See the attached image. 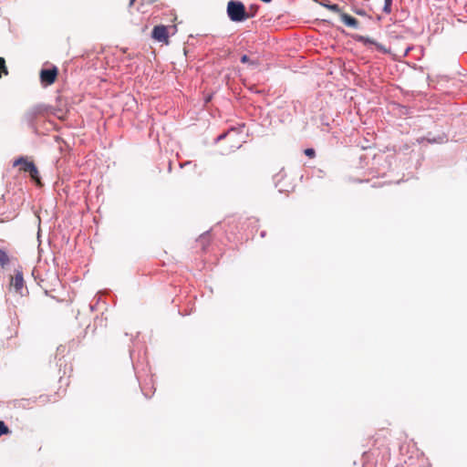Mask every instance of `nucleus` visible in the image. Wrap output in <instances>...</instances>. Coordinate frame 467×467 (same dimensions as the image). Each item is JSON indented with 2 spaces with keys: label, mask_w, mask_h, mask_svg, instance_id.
Returning a JSON list of instances; mask_svg holds the SVG:
<instances>
[{
  "label": "nucleus",
  "mask_w": 467,
  "mask_h": 467,
  "mask_svg": "<svg viewBox=\"0 0 467 467\" xmlns=\"http://www.w3.org/2000/svg\"><path fill=\"white\" fill-rule=\"evenodd\" d=\"M391 5H392V0H385L383 11L386 14H390L391 13Z\"/></svg>",
  "instance_id": "nucleus-13"
},
{
  "label": "nucleus",
  "mask_w": 467,
  "mask_h": 467,
  "mask_svg": "<svg viewBox=\"0 0 467 467\" xmlns=\"http://www.w3.org/2000/svg\"><path fill=\"white\" fill-rule=\"evenodd\" d=\"M2 75L7 76L8 69L5 65V58L0 57V78L2 77Z\"/></svg>",
  "instance_id": "nucleus-11"
},
{
  "label": "nucleus",
  "mask_w": 467,
  "mask_h": 467,
  "mask_svg": "<svg viewBox=\"0 0 467 467\" xmlns=\"http://www.w3.org/2000/svg\"><path fill=\"white\" fill-rule=\"evenodd\" d=\"M136 0H130L129 6H132Z\"/></svg>",
  "instance_id": "nucleus-19"
},
{
  "label": "nucleus",
  "mask_w": 467,
  "mask_h": 467,
  "mask_svg": "<svg viewBox=\"0 0 467 467\" xmlns=\"http://www.w3.org/2000/svg\"><path fill=\"white\" fill-rule=\"evenodd\" d=\"M341 21L348 26L357 28L358 26V21L355 17L348 14L342 13L340 16Z\"/></svg>",
  "instance_id": "nucleus-7"
},
{
  "label": "nucleus",
  "mask_w": 467,
  "mask_h": 467,
  "mask_svg": "<svg viewBox=\"0 0 467 467\" xmlns=\"http://www.w3.org/2000/svg\"><path fill=\"white\" fill-rule=\"evenodd\" d=\"M39 399H40V400H42V401H43V402H46V401H47V400H47V396H43V395H41V396L39 397Z\"/></svg>",
  "instance_id": "nucleus-18"
},
{
  "label": "nucleus",
  "mask_w": 467,
  "mask_h": 467,
  "mask_svg": "<svg viewBox=\"0 0 467 467\" xmlns=\"http://www.w3.org/2000/svg\"><path fill=\"white\" fill-rule=\"evenodd\" d=\"M305 154L310 159H312L316 156V151L314 149L309 148L305 150Z\"/></svg>",
  "instance_id": "nucleus-15"
},
{
  "label": "nucleus",
  "mask_w": 467,
  "mask_h": 467,
  "mask_svg": "<svg viewBox=\"0 0 467 467\" xmlns=\"http://www.w3.org/2000/svg\"><path fill=\"white\" fill-rule=\"evenodd\" d=\"M8 432H9V430H8L7 426L5 424L4 421L0 420V436L6 434Z\"/></svg>",
  "instance_id": "nucleus-14"
},
{
  "label": "nucleus",
  "mask_w": 467,
  "mask_h": 467,
  "mask_svg": "<svg viewBox=\"0 0 467 467\" xmlns=\"http://www.w3.org/2000/svg\"><path fill=\"white\" fill-rule=\"evenodd\" d=\"M31 179L36 182L37 185H41L39 172L36 165L30 167V171H28Z\"/></svg>",
  "instance_id": "nucleus-8"
},
{
  "label": "nucleus",
  "mask_w": 467,
  "mask_h": 467,
  "mask_svg": "<svg viewBox=\"0 0 467 467\" xmlns=\"http://www.w3.org/2000/svg\"><path fill=\"white\" fill-rule=\"evenodd\" d=\"M152 37L159 42L169 43L168 27L165 26H156L152 30Z\"/></svg>",
  "instance_id": "nucleus-3"
},
{
  "label": "nucleus",
  "mask_w": 467,
  "mask_h": 467,
  "mask_svg": "<svg viewBox=\"0 0 467 467\" xmlns=\"http://www.w3.org/2000/svg\"><path fill=\"white\" fill-rule=\"evenodd\" d=\"M226 12L230 20L236 23L243 22L249 17L244 5L240 1H229Z\"/></svg>",
  "instance_id": "nucleus-1"
},
{
  "label": "nucleus",
  "mask_w": 467,
  "mask_h": 467,
  "mask_svg": "<svg viewBox=\"0 0 467 467\" xmlns=\"http://www.w3.org/2000/svg\"><path fill=\"white\" fill-rule=\"evenodd\" d=\"M10 262L9 256L5 250L0 249V265L4 268Z\"/></svg>",
  "instance_id": "nucleus-10"
},
{
  "label": "nucleus",
  "mask_w": 467,
  "mask_h": 467,
  "mask_svg": "<svg viewBox=\"0 0 467 467\" xmlns=\"http://www.w3.org/2000/svg\"><path fill=\"white\" fill-rule=\"evenodd\" d=\"M58 69L53 66L50 68H43L39 73L40 81L44 86H49L56 82Z\"/></svg>",
  "instance_id": "nucleus-2"
},
{
  "label": "nucleus",
  "mask_w": 467,
  "mask_h": 467,
  "mask_svg": "<svg viewBox=\"0 0 467 467\" xmlns=\"http://www.w3.org/2000/svg\"><path fill=\"white\" fill-rule=\"evenodd\" d=\"M287 178L286 173L284 171H279L275 177V185L279 187L280 192H289V188H292V183L289 182L287 185L283 183V181Z\"/></svg>",
  "instance_id": "nucleus-5"
},
{
  "label": "nucleus",
  "mask_w": 467,
  "mask_h": 467,
  "mask_svg": "<svg viewBox=\"0 0 467 467\" xmlns=\"http://www.w3.org/2000/svg\"><path fill=\"white\" fill-rule=\"evenodd\" d=\"M369 42H370L371 44L377 45V44H376L374 41H372V40H369Z\"/></svg>",
  "instance_id": "nucleus-21"
},
{
  "label": "nucleus",
  "mask_w": 467,
  "mask_h": 467,
  "mask_svg": "<svg viewBox=\"0 0 467 467\" xmlns=\"http://www.w3.org/2000/svg\"><path fill=\"white\" fill-rule=\"evenodd\" d=\"M24 287V277L20 271H16L15 275L11 276L10 288L14 289L16 293L21 294V290Z\"/></svg>",
  "instance_id": "nucleus-4"
},
{
  "label": "nucleus",
  "mask_w": 467,
  "mask_h": 467,
  "mask_svg": "<svg viewBox=\"0 0 467 467\" xmlns=\"http://www.w3.org/2000/svg\"><path fill=\"white\" fill-rule=\"evenodd\" d=\"M241 62H242V63H248V64H249V65H251V66H257V65H258V63H257V62H255V61H251V60H250V58H249V57H248L247 55H243V56L241 57Z\"/></svg>",
  "instance_id": "nucleus-12"
},
{
  "label": "nucleus",
  "mask_w": 467,
  "mask_h": 467,
  "mask_svg": "<svg viewBox=\"0 0 467 467\" xmlns=\"http://www.w3.org/2000/svg\"><path fill=\"white\" fill-rule=\"evenodd\" d=\"M45 111V109L43 106H36V107H34L30 111H29V116L31 119H35L36 118L38 115H41L43 114Z\"/></svg>",
  "instance_id": "nucleus-9"
},
{
  "label": "nucleus",
  "mask_w": 467,
  "mask_h": 467,
  "mask_svg": "<svg viewBox=\"0 0 467 467\" xmlns=\"http://www.w3.org/2000/svg\"><path fill=\"white\" fill-rule=\"evenodd\" d=\"M262 1H263V2H265V3H269V2H271L272 0H262Z\"/></svg>",
  "instance_id": "nucleus-20"
},
{
  "label": "nucleus",
  "mask_w": 467,
  "mask_h": 467,
  "mask_svg": "<svg viewBox=\"0 0 467 467\" xmlns=\"http://www.w3.org/2000/svg\"><path fill=\"white\" fill-rule=\"evenodd\" d=\"M34 165L35 163L33 161H29L23 157L14 161V166H20V171H23L25 172L30 171V167Z\"/></svg>",
  "instance_id": "nucleus-6"
},
{
  "label": "nucleus",
  "mask_w": 467,
  "mask_h": 467,
  "mask_svg": "<svg viewBox=\"0 0 467 467\" xmlns=\"http://www.w3.org/2000/svg\"><path fill=\"white\" fill-rule=\"evenodd\" d=\"M328 9L331 11H334V12H339V10H340L337 4L328 5Z\"/></svg>",
  "instance_id": "nucleus-16"
},
{
  "label": "nucleus",
  "mask_w": 467,
  "mask_h": 467,
  "mask_svg": "<svg viewBox=\"0 0 467 467\" xmlns=\"http://www.w3.org/2000/svg\"><path fill=\"white\" fill-rule=\"evenodd\" d=\"M430 142H439V143H441L443 141H445V138L444 137H440L439 140H428Z\"/></svg>",
  "instance_id": "nucleus-17"
}]
</instances>
